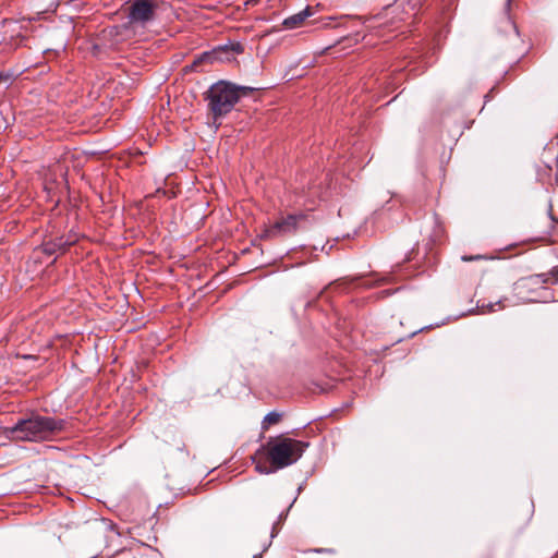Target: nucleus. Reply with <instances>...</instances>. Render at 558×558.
Returning <instances> with one entry per match:
<instances>
[{"mask_svg":"<svg viewBox=\"0 0 558 558\" xmlns=\"http://www.w3.org/2000/svg\"><path fill=\"white\" fill-rule=\"evenodd\" d=\"M308 447V442L280 435L270 437L254 456L256 470L262 474L294 464Z\"/></svg>","mask_w":558,"mask_h":558,"instance_id":"1","label":"nucleus"},{"mask_svg":"<svg viewBox=\"0 0 558 558\" xmlns=\"http://www.w3.org/2000/svg\"><path fill=\"white\" fill-rule=\"evenodd\" d=\"M253 90L255 88L238 86L226 81H219L211 85L206 93V99L214 119L217 120L229 113L241 97L250 95Z\"/></svg>","mask_w":558,"mask_h":558,"instance_id":"2","label":"nucleus"},{"mask_svg":"<svg viewBox=\"0 0 558 558\" xmlns=\"http://www.w3.org/2000/svg\"><path fill=\"white\" fill-rule=\"evenodd\" d=\"M64 422L48 416L34 415L20 420L11 429V437L22 441H39L48 439L63 429Z\"/></svg>","mask_w":558,"mask_h":558,"instance_id":"3","label":"nucleus"},{"mask_svg":"<svg viewBox=\"0 0 558 558\" xmlns=\"http://www.w3.org/2000/svg\"><path fill=\"white\" fill-rule=\"evenodd\" d=\"M158 9V0H134L130 2L125 9L128 25L132 28L146 27L148 23L156 19Z\"/></svg>","mask_w":558,"mask_h":558,"instance_id":"4","label":"nucleus"},{"mask_svg":"<svg viewBox=\"0 0 558 558\" xmlns=\"http://www.w3.org/2000/svg\"><path fill=\"white\" fill-rule=\"evenodd\" d=\"M305 219L306 216L304 214L281 215L275 222L265 227L260 236L265 240H274L293 235Z\"/></svg>","mask_w":558,"mask_h":558,"instance_id":"5","label":"nucleus"},{"mask_svg":"<svg viewBox=\"0 0 558 558\" xmlns=\"http://www.w3.org/2000/svg\"><path fill=\"white\" fill-rule=\"evenodd\" d=\"M542 165L537 166L539 181L553 185L556 180L553 175V166L557 163L556 150L554 147H545L542 153Z\"/></svg>","mask_w":558,"mask_h":558,"instance_id":"6","label":"nucleus"},{"mask_svg":"<svg viewBox=\"0 0 558 558\" xmlns=\"http://www.w3.org/2000/svg\"><path fill=\"white\" fill-rule=\"evenodd\" d=\"M532 282V283H557L558 282V267H554L548 274H541V275H535L533 277H531L529 280L526 281H521V282H518L515 284L517 289L520 288V287H525L527 284V282Z\"/></svg>","mask_w":558,"mask_h":558,"instance_id":"7","label":"nucleus"},{"mask_svg":"<svg viewBox=\"0 0 558 558\" xmlns=\"http://www.w3.org/2000/svg\"><path fill=\"white\" fill-rule=\"evenodd\" d=\"M312 15V10L310 7H307L306 9H304L303 11L292 15V16H289L287 17L284 21H283V26L288 29H293V28H298L300 27L304 21Z\"/></svg>","mask_w":558,"mask_h":558,"instance_id":"8","label":"nucleus"},{"mask_svg":"<svg viewBox=\"0 0 558 558\" xmlns=\"http://www.w3.org/2000/svg\"><path fill=\"white\" fill-rule=\"evenodd\" d=\"M77 241L75 235H70L66 239L63 236L56 239L52 241V244L56 245V247L59 250L60 254H63L70 246L75 244Z\"/></svg>","mask_w":558,"mask_h":558,"instance_id":"9","label":"nucleus"},{"mask_svg":"<svg viewBox=\"0 0 558 558\" xmlns=\"http://www.w3.org/2000/svg\"><path fill=\"white\" fill-rule=\"evenodd\" d=\"M282 418V414L278 412L268 413L263 421V429H268L269 426L278 424Z\"/></svg>","mask_w":558,"mask_h":558,"instance_id":"10","label":"nucleus"},{"mask_svg":"<svg viewBox=\"0 0 558 558\" xmlns=\"http://www.w3.org/2000/svg\"><path fill=\"white\" fill-rule=\"evenodd\" d=\"M44 252L48 255H53V254H57L59 252V250L56 247L54 244H52V242H47L44 244Z\"/></svg>","mask_w":558,"mask_h":558,"instance_id":"11","label":"nucleus"},{"mask_svg":"<svg viewBox=\"0 0 558 558\" xmlns=\"http://www.w3.org/2000/svg\"><path fill=\"white\" fill-rule=\"evenodd\" d=\"M486 256L484 255H463L462 256V260L463 262H473V260H480V259H485Z\"/></svg>","mask_w":558,"mask_h":558,"instance_id":"12","label":"nucleus"},{"mask_svg":"<svg viewBox=\"0 0 558 558\" xmlns=\"http://www.w3.org/2000/svg\"><path fill=\"white\" fill-rule=\"evenodd\" d=\"M208 56L207 54H204L203 57L198 58L197 60H195L192 64L193 68L197 66L201 62H203V60L207 59Z\"/></svg>","mask_w":558,"mask_h":558,"instance_id":"13","label":"nucleus"},{"mask_svg":"<svg viewBox=\"0 0 558 558\" xmlns=\"http://www.w3.org/2000/svg\"><path fill=\"white\" fill-rule=\"evenodd\" d=\"M314 551H316V553H324V551H327V549L319 548V549H315Z\"/></svg>","mask_w":558,"mask_h":558,"instance_id":"14","label":"nucleus"},{"mask_svg":"<svg viewBox=\"0 0 558 558\" xmlns=\"http://www.w3.org/2000/svg\"><path fill=\"white\" fill-rule=\"evenodd\" d=\"M511 1H512V0H507V3H506L507 10H509V7H510Z\"/></svg>","mask_w":558,"mask_h":558,"instance_id":"15","label":"nucleus"}]
</instances>
